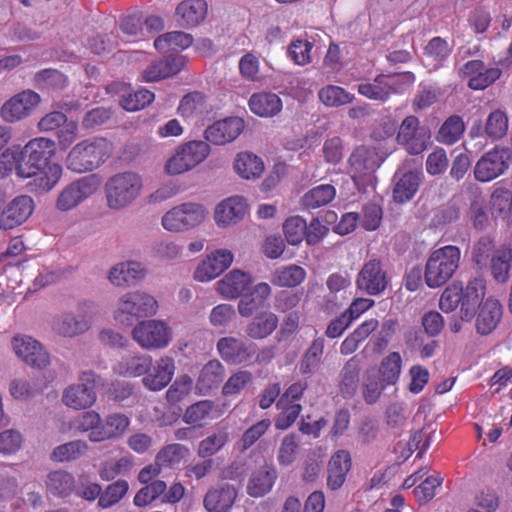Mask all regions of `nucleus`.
<instances>
[{
	"label": "nucleus",
	"instance_id": "27",
	"mask_svg": "<svg viewBox=\"0 0 512 512\" xmlns=\"http://www.w3.org/2000/svg\"><path fill=\"white\" fill-rule=\"evenodd\" d=\"M207 3L204 0H184L175 10L179 26L193 28L202 23L207 16Z\"/></svg>",
	"mask_w": 512,
	"mask_h": 512
},
{
	"label": "nucleus",
	"instance_id": "38",
	"mask_svg": "<svg viewBox=\"0 0 512 512\" xmlns=\"http://www.w3.org/2000/svg\"><path fill=\"white\" fill-rule=\"evenodd\" d=\"M512 266V249L500 246L498 253L489 262L488 268L493 279L500 284L508 282Z\"/></svg>",
	"mask_w": 512,
	"mask_h": 512
},
{
	"label": "nucleus",
	"instance_id": "60",
	"mask_svg": "<svg viewBox=\"0 0 512 512\" xmlns=\"http://www.w3.org/2000/svg\"><path fill=\"white\" fill-rule=\"evenodd\" d=\"M415 81L412 72L406 71L401 73L385 74V88L388 92V100L392 94H403L411 88Z\"/></svg>",
	"mask_w": 512,
	"mask_h": 512
},
{
	"label": "nucleus",
	"instance_id": "16",
	"mask_svg": "<svg viewBox=\"0 0 512 512\" xmlns=\"http://www.w3.org/2000/svg\"><path fill=\"white\" fill-rule=\"evenodd\" d=\"M221 358L233 365L251 366L255 354V345L248 344L235 337H223L217 342Z\"/></svg>",
	"mask_w": 512,
	"mask_h": 512
},
{
	"label": "nucleus",
	"instance_id": "20",
	"mask_svg": "<svg viewBox=\"0 0 512 512\" xmlns=\"http://www.w3.org/2000/svg\"><path fill=\"white\" fill-rule=\"evenodd\" d=\"M233 254L227 249L213 252L194 272V278L200 282L210 281L221 275L233 262Z\"/></svg>",
	"mask_w": 512,
	"mask_h": 512
},
{
	"label": "nucleus",
	"instance_id": "30",
	"mask_svg": "<svg viewBox=\"0 0 512 512\" xmlns=\"http://www.w3.org/2000/svg\"><path fill=\"white\" fill-rule=\"evenodd\" d=\"M250 276L240 270H232L217 282L218 292L227 298H237L248 289Z\"/></svg>",
	"mask_w": 512,
	"mask_h": 512
},
{
	"label": "nucleus",
	"instance_id": "26",
	"mask_svg": "<svg viewBox=\"0 0 512 512\" xmlns=\"http://www.w3.org/2000/svg\"><path fill=\"white\" fill-rule=\"evenodd\" d=\"M503 315L501 303L492 297L487 298L478 308L476 331L480 335L491 334L499 325Z\"/></svg>",
	"mask_w": 512,
	"mask_h": 512
},
{
	"label": "nucleus",
	"instance_id": "63",
	"mask_svg": "<svg viewBox=\"0 0 512 512\" xmlns=\"http://www.w3.org/2000/svg\"><path fill=\"white\" fill-rule=\"evenodd\" d=\"M123 40L130 43L146 41V32L140 18L127 16L120 23Z\"/></svg>",
	"mask_w": 512,
	"mask_h": 512
},
{
	"label": "nucleus",
	"instance_id": "10",
	"mask_svg": "<svg viewBox=\"0 0 512 512\" xmlns=\"http://www.w3.org/2000/svg\"><path fill=\"white\" fill-rule=\"evenodd\" d=\"M100 187V179L95 174L84 176L67 185L58 195L56 207L69 211L93 195Z\"/></svg>",
	"mask_w": 512,
	"mask_h": 512
},
{
	"label": "nucleus",
	"instance_id": "64",
	"mask_svg": "<svg viewBox=\"0 0 512 512\" xmlns=\"http://www.w3.org/2000/svg\"><path fill=\"white\" fill-rule=\"evenodd\" d=\"M276 407L280 410V413L275 419V427L279 430H286L292 426L302 411L300 403L287 402L281 405L279 399L276 403Z\"/></svg>",
	"mask_w": 512,
	"mask_h": 512
},
{
	"label": "nucleus",
	"instance_id": "52",
	"mask_svg": "<svg viewBox=\"0 0 512 512\" xmlns=\"http://www.w3.org/2000/svg\"><path fill=\"white\" fill-rule=\"evenodd\" d=\"M508 125L509 121L506 112L496 109L486 119L484 134L493 140L501 139L507 134Z\"/></svg>",
	"mask_w": 512,
	"mask_h": 512
},
{
	"label": "nucleus",
	"instance_id": "40",
	"mask_svg": "<svg viewBox=\"0 0 512 512\" xmlns=\"http://www.w3.org/2000/svg\"><path fill=\"white\" fill-rule=\"evenodd\" d=\"M33 84L42 91H61L67 87L68 78L57 69L46 68L35 73Z\"/></svg>",
	"mask_w": 512,
	"mask_h": 512
},
{
	"label": "nucleus",
	"instance_id": "25",
	"mask_svg": "<svg viewBox=\"0 0 512 512\" xmlns=\"http://www.w3.org/2000/svg\"><path fill=\"white\" fill-rule=\"evenodd\" d=\"M175 372V362L170 356H163L152 364L150 371L143 377V385L151 391H160L172 380Z\"/></svg>",
	"mask_w": 512,
	"mask_h": 512
},
{
	"label": "nucleus",
	"instance_id": "12",
	"mask_svg": "<svg viewBox=\"0 0 512 512\" xmlns=\"http://www.w3.org/2000/svg\"><path fill=\"white\" fill-rule=\"evenodd\" d=\"M134 340L145 349H162L171 341V331L165 322L145 320L136 325L132 331Z\"/></svg>",
	"mask_w": 512,
	"mask_h": 512
},
{
	"label": "nucleus",
	"instance_id": "21",
	"mask_svg": "<svg viewBox=\"0 0 512 512\" xmlns=\"http://www.w3.org/2000/svg\"><path fill=\"white\" fill-rule=\"evenodd\" d=\"M186 64L187 58L184 55L175 54L166 56L149 65L142 72V79L145 82H157L172 77L182 71Z\"/></svg>",
	"mask_w": 512,
	"mask_h": 512
},
{
	"label": "nucleus",
	"instance_id": "3",
	"mask_svg": "<svg viewBox=\"0 0 512 512\" xmlns=\"http://www.w3.org/2000/svg\"><path fill=\"white\" fill-rule=\"evenodd\" d=\"M461 251L459 247L447 245L434 250L425 265L424 280L429 288H439L446 284L459 267Z\"/></svg>",
	"mask_w": 512,
	"mask_h": 512
},
{
	"label": "nucleus",
	"instance_id": "34",
	"mask_svg": "<svg viewBox=\"0 0 512 512\" xmlns=\"http://www.w3.org/2000/svg\"><path fill=\"white\" fill-rule=\"evenodd\" d=\"M217 406L212 400H201L188 406L183 421L193 427H202L203 422L216 418Z\"/></svg>",
	"mask_w": 512,
	"mask_h": 512
},
{
	"label": "nucleus",
	"instance_id": "33",
	"mask_svg": "<svg viewBox=\"0 0 512 512\" xmlns=\"http://www.w3.org/2000/svg\"><path fill=\"white\" fill-rule=\"evenodd\" d=\"M130 425L129 418L122 413L108 415L104 421L101 420L99 431L93 437L99 442L121 437Z\"/></svg>",
	"mask_w": 512,
	"mask_h": 512
},
{
	"label": "nucleus",
	"instance_id": "14",
	"mask_svg": "<svg viewBox=\"0 0 512 512\" xmlns=\"http://www.w3.org/2000/svg\"><path fill=\"white\" fill-rule=\"evenodd\" d=\"M388 283L387 272L379 259L365 262L356 278L357 289L371 296L383 293Z\"/></svg>",
	"mask_w": 512,
	"mask_h": 512
},
{
	"label": "nucleus",
	"instance_id": "8",
	"mask_svg": "<svg viewBox=\"0 0 512 512\" xmlns=\"http://www.w3.org/2000/svg\"><path fill=\"white\" fill-rule=\"evenodd\" d=\"M430 138L429 130L420 126L419 119L414 115H409L402 120L396 141L407 153L419 155L430 146Z\"/></svg>",
	"mask_w": 512,
	"mask_h": 512
},
{
	"label": "nucleus",
	"instance_id": "7",
	"mask_svg": "<svg viewBox=\"0 0 512 512\" xmlns=\"http://www.w3.org/2000/svg\"><path fill=\"white\" fill-rule=\"evenodd\" d=\"M203 205L188 202L173 207L162 217V226L167 231L181 232L200 225L206 218Z\"/></svg>",
	"mask_w": 512,
	"mask_h": 512
},
{
	"label": "nucleus",
	"instance_id": "6",
	"mask_svg": "<svg viewBox=\"0 0 512 512\" xmlns=\"http://www.w3.org/2000/svg\"><path fill=\"white\" fill-rule=\"evenodd\" d=\"M157 302L154 297L140 292L124 295L115 311L114 318L125 326H130L140 317H148L156 313Z\"/></svg>",
	"mask_w": 512,
	"mask_h": 512
},
{
	"label": "nucleus",
	"instance_id": "24",
	"mask_svg": "<svg viewBox=\"0 0 512 512\" xmlns=\"http://www.w3.org/2000/svg\"><path fill=\"white\" fill-rule=\"evenodd\" d=\"M247 212L244 197L233 196L221 201L215 208L214 219L218 226L226 227L242 220Z\"/></svg>",
	"mask_w": 512,
	"mask_h": 512
},
{
	"label": "nucleus",
	"instance_id": "23",
	"mask_svg": "<svg viewBox=\"0 0 512 512\" xmlns=\"http://www.w3.org/2000/svg\"><path fill=\"white\" fill-rule=\"evenodd\" d=\"M352 467V458L349 451L337 450L330 458L327 465V487L332 490L340 489Z\"/></svg>",
	"mask_w": 512,
	"mask_h": 512
},
{
	"label": "nucleus",
	"instance_id": "59",
	"mask_svg": "<svg viewBox=\"0 0 512 512\" xmlns=\"http://www.w3.org/2000/svg\"><path fill=\"white\" fill-rule=\"evenodd\" d=\"M129 484L126 480H117L109 484L98 500V506L102 509L110 508L119 503L127 494Z\"/></svg>",
	"mask_w": 512,
	"mask_h": 512
},
{
	"label": "nucleus",
	"instance_id": "46",
	"mask_svg": "<svg viewBox=\"0 0 512 512\" xmlns=\"http://www.w3.org/2000/svg\"><path fill=\"white\" fill-rule=\"evenodd\" d=\"M336 196V189L330 184H321L308 190L301 198L307 209H316L329 204Z\"/></svg>",
	"mask_w": 512,
	"mask_h": 512
},
{
	"label": "nucleus",
	"instance_id": "22",
	"mask_svg": "<svg viewBox=\"0 0 512 512\" xmlns=\"http://www.w3.org/2000/svg\"><path fill=\"white\" fill-rule=\"evenodd\" d=\"M486 292V283L483 278L470 280L461 291L462 305L460 307L461 319L470 321L476 315V308L483 303Z\"/></svg>",
	"mask_w": 512,
	"mask_h": 512
},
{
	"label": "nucleus",
	"instance_id": "18",
	"mask_svg": "<svg viewBox=\"0 0 512 512\" xmlns=\"http://www.w3.org/2000/svg\"><path fill=\"white\" fill-rule=\"evenodd\" d=\"M245 127L244 120L239 117H227L214 122L204 131L205 139L215 145H225L234 141Z\"/></svg>",
	"mask_w": 512,
	"mask_h": 512
},
{
	"label": "nucleus",
	"instance_id": "57",
	"mask_svg": "<svg viewBox=\"0 0 512 512\" xmlns=\"http://www.w3.org/2000/svg\"><path fill=\"white\" fill-rule=\"evenodd\" d=\"M88 449L83 440H74L57 446L51 453V459L56 462L72 461L80 458Z\"/></svg>",
	"mask_w": 512,
	"mask_h": 512
},
{
	"label": "nucleus",
	"instance_id": "2",
	"mask_svg": "<svg viewBox=\"0 0 512 512\" xmlns=\"http://www.w3.org/2000/svg\"><path fill=\"white\" fill-rule=\"evenodd\" d=\"M113 143L104 137H92L77 143L66 158L67 168L76 173L93 171L113 153Z\"/></svg>",
	"mask_w": 512,
	"mask_h": 512
},
{
	"label": "nucleus",
	"instance_id": "53",
	"mask_svg": "<svg viewBox=\"0 0 512 512\" xmlns=\"http://www.w3.org/2000/svg\"><path fill=\"white\" fill-rule=\"evenodd\" d=\"M229 441V433L226 428H221L200 441L198 455L206 458L219 452Z\"/></svg>",
	"mask_w": 512,
	"mask_h": 512
},
{
	"label": "nucleus",
	"instance_id": "45",
	"mask_svg": "<svg viewBox=\"0 0 512 512\" xmlns=\"http://www.w3.org/2000/svg\"><path fill=\"white\" fill-rule=\"evenodd\" d=\"M402 357L399 352H390L381 361L379 367L380 382L383 387L395 385L401 375Z\"/></svg>",
	"mask_w": 512,
	"mask_h": 512
},
{
	"label": "nucleus",
	"instance_id": "44",
	"mask_svg": "<svg viewBox=\"0 0 512 512\" xmlns=\"http://www.w3.org/2000/svg\"><path fill=\"white\" fill-rule=\"evenodd\" d=\"M465 131V124L461 116L451 115L440 126L436 140L445 145H453L460 140Z\"/></svg>",
	"mask_w": 512,
	"mask_h": 512
},
{
	"label": "nucleus",
	"instance_id": "35",
	"mask_svg": "<svg viewBox=\"0 0 512 512\" xmlns=\"http://www.w3.org/2000/svg\"><path fill=\"white\" fill-rule=\"evenodd\" d=\"M278 322V317L273 312H262L247 325L246 334L255 340L265 339L276 330Z\"/></svg>",
	"mask_w": 512,
	"mask_h": 512
},
{
	"label": "nucleus",
	"instance_id": "1",
	"mask_svg": "<svg viewBox=\"0 0 512 512\" xmlns=\"http://www.w3.org/2000/svg\"><path fill=\"white\" fill-rule=\"evenodd\" d=\"M15 150L18 156L17 176L32 179L27 183L29 192L43 194L56 186L62 176V166L51 162L56 152L53 140L37 137Z\"/></svg>",
	"mask_w": 512,
	"mask_h": 512
},
{
	"label": "nucleus",
	"instance_id": "47",
	"mask_svg": "<svg viewBox=\"0 0 512 512\" xmlns=\"http://www.w3.org/2000/svg\"><path fill=\"white\" fill-rule=\"evenodd\" d=\"M277 475L274 469H261L254 472L247 484V493L252 497H262L273 487Z\"/></svg>",
	"mask_w": 512,
	"mask_h": 512
},
{
	"label": "nucleus",
	"instance_id": "31",
	"mask_svg": "<svg viewBox=\"0 0 512 512\" xmlns=\"http://www.w3.org/2000/svg\"><path fill=\"white\" fill-rule=\"evenodd\" d=\"M496 240L490 235L477 239L471 248V261L480 270L487 269L489 262L498 253Z\"/></svg>",
	"mask_w": 512,
	"mask_h": 512
},
{
	"label": "nucleus",
	"instance_id": "56",
	"mask_svg": "<svg viewBox=\"0 0 512 512\" xmlns=\"http://www.w3.org/2000/svg\"><path fill=\"white\" fill-rule=\"evenodd\" d=\"M360 380V363L356 357L349 359L341 371V392L346 395L355 393Z\"/></svg>",
	"mask_w": 512,
	"mask_h": 512
},
{
	"label": "nucleus",
	"instance_id": "39",
	"mask_svg": "<svg viewBox=\"0 0 512 512\" xmlns=\"http://www.w3.org/2000/svg\"><path fill=\"white\" fill-rule=\"evenodd\" d=\"M193 44L191 34L182 31H172L158 36L154 40V47L159 52L182 51Z\"/></svg>",
	"mask_w": 512,
	"mask_h": 512
},
{
	"label": "nucleus",
	"instance_id": "43",
	"mask_svg": "<svg viewBox=\"0 0 512 512\" xmlns=\"http://www.w3.org/2000/svg\"><path fill=\"white\" fill-rule=\"evenodd\" d=\"M421 182L419 172L408 171L396 182L393 189V199L398 203H405L412 199L418 191Z\"/></svg>",
	"mask_w": 512,
	"mask_h": 512
},
{
	"label": "nucleus",
	"instance_id": "55",
	"mask_svg": "<svg viewBox=\"0 0 512 512\" xmlns=\"http://www.w3.org/2000/svg\"><path fill=\"white\" fill-rule=\"evenodd\" d=\"M320 101L327 107H339L351 103L354 95L344 88L335 85H327L318 92Z\"/></svg>",
	"mask_w": 512,
	"mask_h": 512
},
{
	"label": "nucleus",
	"instance_id": "61",
	"mask_svg": "<svg viewBox=\"0 0 512 512\" xmlns=\"http://www.w3.org/2000/svg\"><path fill=\"white\" fill-rule=\"evenodd\" d=\"M452 53V47L440 36L433 37L424 47V54L436 65L442 66Z\"/></svg>",
	"mask_w": 512,
	"mask_h": 512
},
{
	"label": "nucleus",
	"instance_id": "28",
	"mask_svg": "<svg viewBox=\"0 0 512 512\" xmlns=\"http://www.w3.org/2000/svg\"><path fill=\"white\" fill-rule=\"evenodd\" d=\"M237 492L229 484L210 489L204 497V506L208 512H228L233 506Z\"/></svg>",
	"mask_w": 512,
	"mask_h": 512
},
{
	"label": "nucleus",
	"instance_id": "48",
	"mask_svg": "<svg viewBox=\"0 0 512 512\" xmlns=\"http://www.w3.org/2000/svg\"><path fill=\"white\" fill-rule=\"evenodd\" d=\"M89 320L84 317L77 319L72 314H66L54 322V331L64 337H74L89 329Z\"/></svg>",
	"mask_w": 512,
	"mask_h": 512
},
{
	"label": "nucleus",
	"instance_id": "17",
	"mask_svg": "<svg viewBox=\"0 0 512 512\" xmlns=\"http://www.w3.org/2000/svg\"><path fill=\"white\" fill-rule=\"evenodd\" d=\"M13 348L17 356L32 367L43 369L50 364L48 352L32 337H14Z\"/></svg>",
	"mask_w": 512,
	"mask_h": 512
},
{
	"label": "nucleus",
	"instance_id": "36",
	"mask_svg": "<svg viewBox=\"0 0 512 512\" xmlns=\"http://www.w3.org/2000/svg\"><path fill=\"white\" fill-rule=\"evenodd\" d=\"M152 367V357L149 355H133L123 357L115 370L125 377L146 376Z\"/></svg>",
	"mask_w": 512,
	"mask_h": 512
},
{
	"label": "nucleus",
	"instance_id": "54",
	"mask_svg": "<svg viewBox=\"0 0 512 512\" xmlns=\"http://www.w3.org/2000/svg\"><path fill=\"white\" fill-rule=\"evenodd\" d=\"M325 340L323 337L315 338L300 362V372L303 375L311 374L320 364L324 352Z\"/></svg>",
	"mask_w": 512,
	"mask_h": 512
},
{
	"label": "nucleus",
	"instance_id": "49",
	"mask_svg": "<svg viewBox=\"0 0 512 512\" xmlns=\"http://www.w3.org/2000/svg\"><path fill=\"white\" fill-rule=\"evenodd\" d=\"M305 278V269L301 266L292 264L277 269L272 275L271 282L280 287H295L300 285Z\"/></svg>",
	"mask_w": 512,
	"mask_h": 512
},
{
	"label": "nucleus",
	"instance_id": "5",
	"mask_svg": "<svg viewBox=\"0 0 512 512\" xmlns=\"http://www.w3.org/2000/svg\"><path fill=\"white\" fill-rule=\"evenodd\" d=\"M210 145L202 140H192L180 145L167 160L165 170L170 175H179L192 170L210 154Z\"/></svg>",
	"mask_w": 512,
	"mask_h": 512
},
{
	"label": "nucleus",
	"instance_id": "13",
	"mask_svg": "<svg viewBox=\"0 0 512 512\" xmlns=\"http://www.w3.org/2000/svg\"><path fill=\"white\" fill-rule=\"evenodd\" d=\"M383 159L375 147L365 145L354 149L348 159L349 173L357 184L365 177H371L380 167Z\"/></svg>",
	"mask_w": 512,
	"mask_h": 512
},
{
	"label": "nucleus",
	"instance_id": "29",
	"mask_svg": "<svg viewBox=\"0 0 512 512\" xmlns=\"http://www.w3.org/2000/svg\"><path fill=\"white\" fill-rule=\"evenodd\" d=\"M249 109L259 117L270 118L282 110V100L272 92L253 93L248 101Z\"/></svg>",
	"mask_w": 512,
	"mask_h": 512
},
{
	"label": "nucleus",
	"instance_id": "37",
	"mask_svg": "<svg viewBox=\"0 0 512 512\" xmlns=\"http://www.w3.org/2000/svg\"><path fill=\"white\" fill-rule=\"evenodd\" d=\"M225 377V368L218 360H210L200 371L197 387L201 392L208 393L216 388Z\"/></svg>",
	"mask_w": 512,
	"mask_h": 512
},
{
	"label": "nucleus",
	"instance_id": "32",
	"mask_svg": "<svg viewBox=\"0 0 512 512\" xmlns=\"http://www.w3.org/2000/svg\"><path fill=\"white\" fill-rule=\"evenodd\" d=\"M145 276L141 263L128 261L115 265L109 273L111 283L117 286L131 285Z\"/></svg>",
	"mask_w": 512,
	"mask_h": 512
},
{
	"label": "nucleus",
	"instance_id": "62",
	"mask_svg": "<svg viewBox=\"0 0 512 512\" xmlns=\"http://www.w3.org/2000/svg\"><path fill=\"white\" fill-rule=\"evenodd\" d=\"M155 95L152 91L147 89H140L127 95H123L120 100V105L123 109L134 112L144 109L146 106L154 101Z\"/></svg>",
	"mask_w": 512,
	"mask_h": 512
},
{
	"label": "nucleus",
	"instance_id": "19",
	"mask_svg": "<svg viewBox=\"0 0 512 512\" xmlns=\"http://www.w3.org/2000/svg\"><path fill=\"white\" fill-rule=\"evenodd\" d=\"M34 201L28 195H21L14 198L3 210L0 216V228L12 230L23 224L32 215Z\"/></svg>",
	"mask_w": 512,
	"mask_h": 512
},
{
	"label": "nucleus",
	"instance_id": "11",
	"mask_svg": "<svg viewBox=\"0 0 512 512\" xmlns=\"http://www.w3.org/2000/svg\"><path fill=\"white\" fill-rule=\"evenodd\" d=\"M511 159L507 148L496 146L484 153L474 167L475 179L489 182L502 175L509 168Z\"/></svg>",
	"mask_w": 512,
	"mask_h": 512
},
{
	"label": "nucleus",
	"instance_id": "15",
	"mask_svg": "<svg viewBox=\"0 0 512 512\" xmlns=\"http://www.w3.org/2000/svg\"><path fill=\"white\" fill-rule=\"evenodd\" d=\"M40 96L32 90H24L8 99L0 108V116L7 123L26 118L40 103Z\"/></svg>",
	"mask_w": 512,
	"mask_h": 512
},
{
	"label": "nucleus",
	"instance_id": "4",
	"mask_svg": "<svg viewBox=\"0 0 512 512\" xmlns=\"http://www.w3.org/2000/svg\"><path fill=\"white\" fill-rule=\"evenodd\" d=\"M142 178L134 172H122L111 176L105 184L107 204L121 209L132 203L140 194Z\"/></svg>",
	"mask_w": 512,
	"mask_h": 512
},
{
	"label": "nucleus",
	"instance_id": "41",
	"mask_svg": "<svg viewBox=\"0 0 512 512\" xmlns=\"http://www.w3.org/2000/svg\"><path fill=\"white\" fill-rule=\"evenodd\" d=\"M234 168L244 179H256L264 171V163L260 157L250 152H241L237 155Z\"/></svg>",
	"mask_w": 512,
	"mask_h": 512
},
{
	"label": "nucleus",
	"instance_id": "58",
	"mask_svg": "<svg viewBox=\"0 0 512 512\" xmlns=\"http://www.w3.org/2000/svg\"><path fill=\"white\" fill-rule=\"evenodd\" d=\"M189 449L178 443L164 446L156 455V462L159 466L174 467L188 455Z\"/></svg>",
	"mask_w": 512,
	"mask_h": 512
},
{
	"label": "nucleus",
	"instance_id": "51",
	"mask_svg": "<svg viewBox=\"0 0 512 512\" xmlns=\"http://www.w3.org/2000/svg\"><path fill=\"white\" fill-rule=\"evenodd\" d=\"M384 80L385 74H378L371 82H360L357 85V91L361 96L369 100L385 103L388 101V92L386 91Z\"/></svg>",
	"mask_w": 512,
	"mask_h": 512
},
{
	"label": "nucleus",
	"instance_id": "42",
	"mask_svg": "<svg viewBox=\"0 0 512 512\" xmlns=\"http://www.w3.org/2000/svg\"><path fill=\"white\" fill-rule=\"evenodd\" d=\"M177 111L181 117L186 119L203 115L207 112L206 96L199 91L187 93L180 100Z\"/></svg>",
	"mask_w": 512,
	"mask_h": 512
},
{
	"label": "nucleus",
	"instance_id": "9",
	"mask_svg": "<svg viewBox=\"0 0 512 512\" xmlns=\"http://www.w3.org/2000/svg\"><path fill=\"white\" fill-rule=\"evenodd\" d=\"M80 383L72 384L65 389L62 401L73 409L81 410L91 407L96 399V374L89 370L79 376Z\"/></svg>",
	"mask_w": 512,
	"mask_h": 512
},
{
	"label": "nucleus",
	"instance_id": "50",
	"mask_svg": "<svg viewBox=\"0 0 512 512\" xmlns=\"http://www.w3.org/2000/svg\"><path fill=\"white\" fill-rule=\"evenodd\" d=\"M74 486V476L69 472L58 470L48 474L47 488L54 495L68 496L73 491Z\"/></svg>",
	"mask_w": 512,
	"mask_h": 512
}]
</instances>
